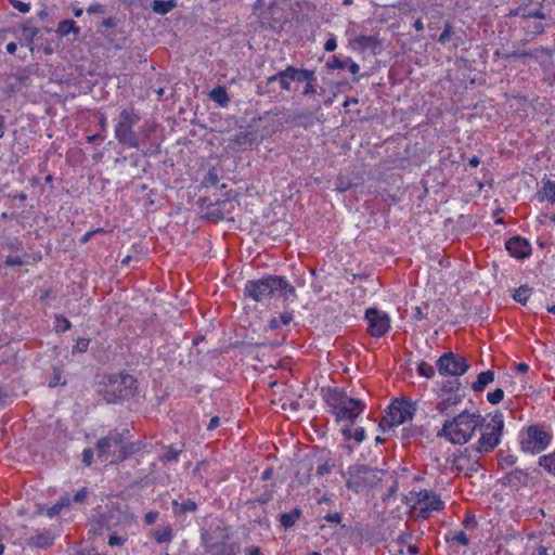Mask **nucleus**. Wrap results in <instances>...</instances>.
Listing matches in <instances>:
<instances>
[{"label": "nucleus", "mask_w": 555, "mask_h": 555, "mask_svg": "<svg viewBox=\"0 0 555 555\" xmlns=\"http://www.w3.org/2000/svg\"><path fill=\"white\" fill-rule=\"evenodd\" d=\"M505 248L512 257L517 259H525L531 254V246L529 242L520 236H514L507 240Z\"/></svg>", "instance_id": "nucleus-17"}, {"label": "nucleus", "mask_w": 555, "mask_h": 555, "mask_svg": "<svg viewBox=\"0 0 555 555\" xmlns=\"http://www.w3.org/2000/svg\"><path fill=\"white\" fill-rule=\"evenodd\" d=\"M531 295V288L527 285H522L514 291L513 298L515 301L526 305Z\"/></svg>", "instance_id": "nucleus-35"}, {"label": "nucleus", "mask_w": 555, "mask_h": 555, "mask_svg": "<svg viewBox=\"0 0 555 555\" xmlns=\"http://www.w3.org/2000/svg\"><path fill=\"white\" fill-rule=\"evenodd\" d=\"M89 344H90V339L89 338H83V337H80L77 339L74 348H73V352H85L87 351L88 347H89Z\"/></svg>", "instance_id": "nucleus-46"}, {"label": "nucleus", "mask_w": 555, "mask_h": 555, "mask_svg": "<svg viewBox=\"0 0 555 555\" xmlns=\"http://www.w3.org/2000/svg\"><path fill=\"white\" fill-rule=\"evenodd\" d=\"M504 398V391L501 388H496L493 391L488 392L487 400L491 404H499Z\"/></svg>", "instance_id": "nucleus-44"}, {"label": "nucleus", "mask_w": 555, "mask_h": 555, "mask_svg": "<svg viewBox=\"0 0 555 555\" xmlns=\"http://www.w3.org/2000/svg\"><path fill=\"white\" fill-rule=\"evenodd\" d=\"M11 4L14 9L20 11L21 13H28L30 10V4L28 2H23L20 0H11Z\"/></svg>", "instance_id": "nucleus-49"}, {"label": "nucleus", "mask_w": 555, "mask_h": 555, "mask_svg": "<svg viewBox=\"0 0 555 555\" xmlns=\"http://www.w3.org/2000/svg\"><path fill=\"white\" fill-rule=\"evenodd\" d=\"M552 434L544 428L532 425L520 439V448L526 453L538 454L544 451L552 441Z\"/></svg>", "instance_id": "nucleus-10"}, {"label": "nucleus", "mask_w": 555, "mask_h": 555, "mask_svg": "<svg viewBox=\"0 0 555 555\" xmlns=\"http://www.w3.org/2000/svg\"><path fill=\"white\" fill-rule=\"evenodd\" d=\"M307 76L311 77L309 69L296 68L289 65L275 75L268 77L266 83L269 87L273 82H279L282 90L289 91L291 82H304V79H307Z\"/></svg>", "instance_id": "nucleus-14"}, {"label": "nucleus", "mask_w": 555, "mask_h": 555, "mask_svg": "<svg viewBox=\"0 0 555 555\" xmlns=\"http://www.w3.org/2000/svg\"><path fill=\"white\" fill-rule=\"evenodd\" d=\"M340 431L346 441L353 440L358 444L361 443L362 441H364V439L366 437L365 430L363 427L352 428V425H348V426L341 427Z\"/></svg>", "instance_id": "nucleus-23"}, {"label": "nucleus", "mask_w": 555, "mask_h": 555, "mask_svg": "<svg viewBox=\"0 0 555 555\" xmlns=\"http://www.w3.org/2000/svg\"><path fill=\"white\" fill-rule=\"evenodd\" d=\"M16 49H17V46H16V43H15V42H9V43L5 46V50H7V52H8L9 54H13V53H15Z\"/></svg>", "instance_id": "nucleus-63"}, {"label": "nucleus", "mask_w": 555, "mask_h": 555, "mask_svg": "<svg viewBox=\"0 0 555 555\" xmlns=\"http://www.w3.org/2000/svg\"><path fill=\"white\" fill-rule=\"evenodd\" d=\"M209 98L211 101H214L221 107L228 106V104L230 102V98L228 95L227 89L222 86L215 87L209 92Z\"/></svg>", "instance_id": "nucleus-27"}, {"label": "nucleus", "mask_w": 555, "mask_h": 555, "mask_svg": "<svg viewBox=\"0 0 555 555\" xmlns=\"http://www.w3.org/2000/svg\"><path fill=\"white\" fill-rule=\"evenodd\" d=\"M494 380V372L491 370L481 372L477 380L473 383L472 389L476 392L483 390L489 384Z\"/></svg>", "instance_id": "nucleus-26"}, {"label": "nucleus", "mask_w": 555, "mask_h": 555, "mask_svg": "<svg viewBox=\"0 0 555 555\" xmlns=\"http://www.w3.org/2000/svg\"><path fill=\"white\" fill-rule=\"evenodd\" d=\"M379 478L376 469L366 465H353L348 469L347 487L356 492L377 485Z\"/></svg>", "instance_id": "nucleus-11"}, {"label": "nucleus", "mask_w": 555, "mask_h": 555, "mask_svg": "<svg viewBox=\"0 0 555 555\" xmlns=\"http://www.w3.org/2000/svg\"><path fill=\"white\" fill-rule=\"evenodd\" d=\"M417 372L420 375L426 377V378H433L435 376V370L434 367L426 363V362H421L417 366Z\"/></svg>", "instance_id": "nucleus-43"}, {"label": "nucleus", "mask_w": 555, "mask_h": 555, "mask_svg": "<svg viewBox=\"0 0 555 555\" xmlns=\"http://www.w3.org/2000/svg\"><path fill=\"white\" fill-rule=\"evenodd\" d=\"M529 55H531L529 52H525V51H514V52H512L511 54H508V57L520 59V57L529 56Z\"/></svg>", "instance_id": "nucleus-61"}, {"label": "nucleus", "mask_w": 555, "mask_h": 555, "mask_svg": "<svg viewBox=\"0 0 555 555\" xmlns=\"http://www.w3.org/2000/svg\"><path fill=\"white\" fill-rule=\"evenodd\" d=\"M104 229L102 228H96L94 230H91V231H88L86 232L81 238H80V243L81 244H86L87 242H89L95 234H99V233H104Z\"/></svg>", "instance_id": "nucleus-50"}, {"label": "nucleus", "mask_w": 555, "mask_h": 555, "mask_svg": "<svg viewBox=\"0 0 555 555\" xmlns=\"http://www.w3.org/2000/svg\"><path fill=\"white\" fill-rule=\"evenodd\" d=\"M294 319L293 311H285L281 313L279 317H274L269 321V328L271 330H278L281 327V325H287L289 324Z\"/></svg>", "instance_id": "nucleus-31"}, {"label": "nucleus", "mask_w": 555, "mask_h": 555, "mask_svg": "<svg viewBox=\"0 0 555 555\" xmlns=\"http://www.w3.org/2000/svg\"><path fill=\"white\" fill-rule=\"evenodd\" d=\"M125 542H126V538L119 537L116 534H112L108 538V544L111 546H119V545H122Z\"/></svg>", "instance_id": "nucleus-53"}, {"label": "nucleus", "mask_w": 555, "mask_h": 555, "mask_svg": "<svg viewBox=\"0 0 555 555\" xmlns=\"http://www.w3.org/2000/svg\"><path fill=\"white\" fill-rule=\"evenodd\" d=\"M205 181L211 185H216L219 182V176L215 168L208 171Z\"/></svg>", "instance_id": "nucleus-52"}, {"label": "nucleus", "mask_w": 555, "mask_h": 555, "mask_svg": "<svg viewBox=\"0 0 555 555\" xmlns=\"http://www.w3.org/2000/svg\"><path fill=\"white\" fill-rule=\"evenodd\" d=\"M379 44L378 38L376 36H367V35H360L357 36L352 41L351 46L354 50H359L361 52H372L376 53V49Z\"/></svg>", "instance_id": "nucleus-18"}, {"label": "nucleus", "mask_w": 555, "mask_h": 555, "mask_svg": "<svg viewBox=\"0 0 555 555\" xmlns=\"http://www.w3.org/2000/svg\"><path fill=\"white\" fill-rule=\"evenodd\" d=\"M450 540H452L463 546H466L469 543V539L464 531H457V532L452 533Z\"/></svg>", "instance_id": "nucleus-45"}, {"label": "nucleus", "mask_w": 555, "mask_h": 555, "mask_svg": "<svg viewBox=\"0 0 555 555\" xmlns=\"http://www.w3.org/2000/svg\"><path fill=\"white\" fill-rule=\"evenodd\" d=\"M478 429H480L481 436L477 442V451L480 453L492 451L501 442L504 429L503 414L500 412L494 413L489 422H483Z\"/></svg>", "instance_id": "nucleus-8"}, {"label": "nucleus", "mask_w": 555, "mask_h": 555, "mask_svg": "<svg viewBox=\"0 0 555 555\" xmlns=\"http://www.w3.org/2000/svg\"><path fill=\"white\" fill-rule=\"evenodd\" d=\"M237 207V202L233 198H224L210 203L206 207V217L215 222L221 220H233V214Z\"/></svg>", "instance_id": "nucleus-15"}, {"label": "nucleus", "mask_w": 555, "mask_h": 555, "mask_svg": "<svg viewBox=\"0 0 555 555\" xmlns=\"http://www.w3.org/2000/svg\"><path fill=\"white\" fill-rule=\"evenodd\" d=\"M309 73L311 74V77L307 76V79H304V82H306V86H305L302 93L305 95H312L315 93L313 82L317 80V78H315L314 72L309 70Z\"/></svg>", "instance_id": "nucleus-42"}, {"label": "nucleus", "mask_w": 555, "mask_h": 555, "mask_svg": "<svg viewBox=\"0 0 555 555\" xmlns=\"http://www.w3.org/2000/svg\"><path fill=\"white\" fill-rule=\"evenodd\" d=\"M141 116L137 109L129 107L119 113L117 122L114 127L115 139L119 144L129 149H138L140 140L134 127L140 121Z\"/></svg>", "instance_id": "nucleus-6"}, {"label": "nucleus", "mask_w": 555, "mask_h": 555, "mask_svg": "<svg viewBox=\"0 0 555 555\" xmlns=\"http://www.w3.org/2000/svg\"><path fill=\"white\" fill-rule=\"evenodd\" d=\"M539 465L548 474L555 476V451L539 459Z\"/></svg>", "instance_id": "nucleus-33"}, {"label": "nucleus", "mask_w": 555, "mask_h": 555, "mask_svg": "<svg viewBox=\"0 0 555 555\" xmlns=\"http://www.w3.org/2000/svg\"><path fill=\"white\" fill-rule=\"evenodd\" d=\"M172 511L176 516H182L186 513H192L197 509V503L191 499L184 500L183 502H179L178 500H173L171 502Z\"/></svg>", "instance_id": "nucleus-24"}, {"label": "nucleus", "mask_w": 555, "mask_h": 555, "mask_svg": "<svg viewBox=\"0 0 555 555\" xmlns=\"http://www.w3.org/2000/svg\"><path fill=\"white\" fill-rule=\"evenodd\" d=\"M127 433L128 430L122 433L111 431L106 437L101 438L96 443L99 457L105 461L108 460L111 455L125 459V434Z\"/></svg>", "instance_id": "nucleus-12"}, {"label": "nucleus", "mask_w": 555, "mask_h": 555, "mask_svg": "<svg viewBox=\"0 0 555 555\" xmlns=\"http://www.w3.org/2000/svg\"><path fill=\"white\" fill-rule=\"evenodd\" d=\"M323 399L328 412L335 417L337 425L341 427L354 425L357 418L364 411V403L360 399L349 397L343 389L328 387L322 389Z\"/></svg>", "instance_id": "nucleus-2"}, {"label": "nucleus", "mask_w": 555, "mask_h": 555, "mask_svg": "<svg viewBox=\"0 0 555 555\" xmlns=\"http://www.w3.org/2000/svg\"><path fill=\"white\" fill-rule=\"evenodd\" d=\"M88 495V490L87 488H81L79 489L73 498H70V504L74 503V504H81L85 502L86 498Z\"/></svg>", "instance_id": "nucleus-47"}, {"label": "nucleus", "mask_w": 555, "mask_h": 555, "mask_svg": "<svg viewBox=\"0 0 555 555\" xmlns=\"http://www.w3.org/2000/svg\"><path fill=\"white\" fill-rule=\"evenodd\" d=\"M411 418V406L406 402L396 399L387 406L386 415H384V423L389 427H395Z\"/></svg>", "instance_id": "nucleus-16"}, {"label": "nucleus", "mask_w": 555, "mask_h": 555, "mask_svg": "<svg viewBox=\"0 0 555 555\" xmlns=\"http://www.w3.org/2000/svg\"><path fill=\"white\" fill-rule=\"evenodd\" d=\"M541 192L546 201L555 203V181L546 180L542 185Z\"/></svg>", "instance_id": "nucleus-36"}, {"label": "nucleus", "mask_w": 555, "mask_h": 555, "mask_svg": "<svg viewBox=\"0 0 555 555\" xmlns=\"http://www.w3.org/2000/svg\"><path fill=\"white\" fill-rule=\"evenodd\" d=\"M392 524L388 526V537L384 535V542L389 540V542L384 545L388 550L389 555H404L408 553L409 555H416L417 547L413 545L410 540L411 535L406 532V522L402 517L393 518V527Z\"/></svg>", "instance_id": "nucleus-7"}, {"label": "nucleus", "mask_w": 555, "mask_h": 555, "mask_svg": "<svg viewBox=\"0 0 555 555\" xmlns=\"http://www.w3.org/2000/svg\"><path fill=\"white\" fill-rule=\"evenodd\" d=\"M302 512L299 508H294L289 513H283L280 515V522L285 529L293 527L296 521L301 517Z\"/></svg>", "instance_id": "nucleus-30"}, {"label": "nucleus", "mask_w": 555, "mask_h": 555, "mask_svg": "<svg viewBox=\"0 0 555 555\" xmlns=\"http://www.w3.org/2000/svg\"><path fill=\"white\" fill-rule=\"evenodd\" d=\"M116 20L114 17H108V18H105L103 22H102V27H105V28H113L116 26Z\"/></svg>", "instance_id": "nucleus-60"}, {"label": "nucleus", "mask_w": 555, "mask_h": 555, "mask_svg": "<svg viewBox=\"0 0 555 555\" xmlns=\"http://www.w3.org/2000/svg\"><path fill=\"white\" fill-rule=\"evenodd\" d=\"M24 33H25V36H26L25 46L33 52L34 51L33 42H34V37L37 34V29H35V28H24Z\"/></svg>", "instance_id": "nucleus-48"}, {"label": "nucleus", "mask_w": 555, "mask_h": 555, "mask_svg": "<svg viewBox=\"0 0 555 555\" xmlns=\"http://www.w3.org/2000/svg\"><path fill=\"white\" fill-rule=\"evenodd\" d=\"M365 319L369 322V332L372 337H382V317L375 308H370L365 312Z\"/></svg>", "instance_id": "nucleus-21"}, {"label": "nucleus", "mask_w": 555, "mask_h": 555, "mask_svg": "<svg viewBox=\"0 0 555 555\" xmlns=\"http://www.w3.org/2000/svg\"><path fill=\"white\" fill-rule=\"evenodd\" d=\"M511 14L515 15V16H520L522 18H531V17L540 18V20L545 18V14L541 10H527L526 8H518Z\"/></svg>", "instance_id": "nucleus-34"}, {"label": "nucleus", "mask_w": 555, "mask_h": 555, "mask_svg": "<svg viewBox=\"0 0 555 555\" xmlns=\"http://www.w3.org/2000/svg\"><path fill=\"white\" fill-rule=\"evenodd\" d=\"M157 543H170L173 539V529L170 525L157 528L152 533Z\"/></svg>", "instance_id": "nucleus-29"}, {"label": "nucleus", "mask_w": 555, "mask_h": 555, "mask_svg": "<svg viewBox=\"0 0 555 555\" xmlns=\"http://www.w3.org/2000/svg\"><path fill=\"white\" fill-rule=\"evenodd\" d=\"M438 42L442 46L456 49L460 47V44L463 43V39L461 36H457L453 27L449 23H447L444 25L443 31L440 34L438 38Z\"/></svg>", "instance_id": "nucleus-20"}, {"label": "nucleus", "mask_w": 555, "mask_h": 555, "mask_svg": "<svg viewBox=\"0 0 555 555\" xmlns=\"http://www.w3.org/2000/svg\"><path fill=\"white\" fill-rule=\"evenodd\" d=\"M201 539L205 551L212 555H236L240 552V545L232 541L225 527H210L202 532Z\"/></svg>", "instance_id": "nucleus-5"}, {"label": "nucleus", "mask_w": 555, "mask_h": 555, "mask_svg": "<svg viewBox=\"0 0 555 555\" xmlns=\"http://www.w3.org/2000/svg\"><path fill=\"white\" fill-rule=\"evenodd\" d=\"M56 34L60 37L68 36L69 34H74L78 36L80 34V28L77 26L76 22L73 20H63L57 24Z\"/></svg>", "instance_id": "nucleus-25"}, {"label": "nucleus", "mask_w": 555, "mask_h": 555, "mask_svg": "<svg viewBox=\"0 0 555 555\" xmlns=\"http://www.w3.org/2000/svg\"><path fill=\"white\" fill-rule=\"evenodd\" d=\"M459 401L460 398L457 396H449L438 404L437 409L440 413L447 414L449 406L455 405Z\"/></svg>", "instance_id": "nucleus-41"}, {"label": "nucleus", "mask_w": 555, "mask_h": 555, "mask_svg": "<svg viewBox=\"0 0 555 555\" xmlns=\"http://www.w3.org/2000/svg\"><path fill=\"white\" fill-rule=\"evenodd\" d=\"M177 7L175 0H153L151 8L154 13L165 15Z\"/></svg>", "instance_id": "nucleus-28"}, {"label": "nucleus", "mask_w": 555, "mask_h": 555, "mask_svg": "<svg viewBox=\"0 0 555 555\" xmlns=\"http://www.w3.org/2000/svg\"><path fill=\"white\" fill-rule=\"evenodd\" d=\"M220 424V418L218 416H214L210 418L208 425H207V430H215Z\"/></svg>", "instance_id": "nucleus-59"}, {"label": "nucleus", "mask_w": 555, "mask_h": 555, "mask_svg": "<svg viewBox=\"0 0 555 555\" xmlns=\"http://www.w3.org/2000/svg\"><path fill=\"white\" fill-rule=\"evenodd\" d=\"M327 66L333 69L348 68V70L352 75L358 74L360 70L359 65L354 61H352L350 57H339L336 55L332 56V59L327 62Z\"/></svg>", "instance_id": "nucleus-22"}, {"label": "nucleus", "mask_w": 555, "mask_h": 555, "mask_svg": "<svg viewBox=\"0 0 555 555\" xmlns=\"http://www.w3.org/2000/svg\"><path fill=\"white\" fill-rule=\"evenodd\" d=\"M246 555H259V548L256 546L249 547L245 552Z\"/></svg>", "instance_id": "nucleus-64"}, {"label": "nucleus", "mask_w": 555, "mask_h": 555, "mask_svg": "<svg viewBox=\"0 0 555 555\" xmlns=\"http://www.w3.org/2000/svg\"><path fill=\"white\" fill-rule=\"evenodd\" d=\"M324 519L328 522L333 524H340L341 521V515L337 512L335 513H328L324 516Z\"/></svg>", "instance_id": "nucleus-56"}, {"label": "nucleus", "mask_w": 555, "mask_h": 555, "mask_svg": "<svg viewBox=\"0 0 555 555\" xmlns=\"http://www.w3.org/2000/svg\"><path fill=\"white\" fill-rule=\"evenodd\" d=\"M437 370L442 376H461L465 374L469 365L462 357L453 352L443 353L436 363Z\"/></svg>", "instance_id": "nucleus-13"}, {"label": "nucleus", "mask_w": 555, "mask_h": 555, "mask_svg": "<svg viewBox=\"0 0 555 555\" xmlns=\"http://www.w3.org/2000/svg\"><path fill=\"white\" fill-rule=\"evenodd\" d=\"M485 422L479 413L463 411L443 423L439 437H444L454 444H464L469 441L478 427Z\"/></svg>", "instance_id": "nucleus-3"}, {"label": "nucleus", "mask_w": 555, "mask_h": 555, "mask_svg": "<svg viewBox=\"0 0 555 555\" xmlns=\"http://www.w3.org/2000/svg\"><path fill=\"white\" fill-rule=\"evenodd\" d=\"M82 462L86 466H90L93 462V451L91 449H85L82 452Z\"/></svg>", "instance_id": "nucleus-55"}, {"label": "nucleus", "mask_w": 555, "mask_h": 555, "mask_svg": "<svg viewBox=\"0 0 555 555\" xmlns=\"http://www.w3.org/2000/svg\"><path fill=\"white\" fill-rule=\"evenodd\" d=\"M516 370L519 373H526L529 370V365L525 362H520L516 365Z\"/></svg>", "instance_id": "nucleus-62"}, {"label": "nucleus", "mask_w": 555, "mask_h": 555, "mask_svg": "<svg viewBox=\"0 0 555 555\" xmlns=\"http://www.w3.org/2000/svg\"><path fill=\"white\" fill-rule=\"evenodd\" d=\"M245 297L256 301L266 302L272 298H282L284 302L294 301L296 289L283 275H266L257 280H248L244 286Z\"/></svg>", "instance_id": "nucleus-1"}, {"label": "nucleus", "mask_w": 555, "mask_h": 555, "mask_svg": "<svg viewBox=\"0 0 555 555\" xmlns=\"http://www.w3.org/2000/svg\"><path fill=\"white\" fill-rule=\"evenodd\" d=\"M137 390V379L129 374H114L104 378L98 391L107 403H117L131 398Z\"/></svg>", "instance_id": "nucleus-4"}, {"label": "nucleus", "mask_w": 555, "mask_h": 555, "mask_svg": "<svg viewBox=\"0 0 555 555\" xmlns=\"http://www.w3.org/2000/svg\"><path fill=\"white\" fill-rule=\"evenodd\" d=\"M72 326V323L68 319L63 315H56L54 320V328L56 332L64 333L68 331Z\"/></svg>", "instance_id": "nucleus-40"}, {"label": "nucleus", "mask_w": 555, "mask_h": 555, "mask_svg": "<svg viewBox=\"0 0 555 555\" xmlns=\"http://www.w3.org/2000/svg\"><path fill=\"white\" fill-rule=\"evenodd\" d=\"M331 465L328 463H322L317 467V475L318 476H325L331 473Z\"/></svg>", "instance_id": "nucleus-57"}, {"label": "nucleus", "mask_w": 555, "mask_h": 555, "mask_svg": "<svg viewBox=\"0 0 555 555\" xmlns=\"http://www.w3.org/2000/svg\"><path fill=\"white\" fill-rule=\"evenodd\" d=\"M28 255L26 253H23L22 256H8L4 260L5 267H20L27 263L26 258Z\"/></svg>", "instance_id": "nucleus-39"}, {"label": "nucleus", "mask_w": 555, "mask_h": 555, "mask_svg": "<svg viewBox=\"0 0 555 555\" xmlns=\"http://www.w3.org/2000/svg\"><path fill=\"white\" fill-rule=\"evenodd\" d=\"M405 473V469H402V474L399 475L397 472H392L391 474H389V476L387 477V479L384 478V482H390L389 485V495H392L396 493L397 489H398V482H399V478L403 476V474Z\"/></svg>", "instance_id": "nucleus-37"}, {"label": "nucleus", "mask_w": 555, "mask_h": 555, "mask_svg": "<svg viewBox=\"0 0 555 555\" xmlns=\"http://www.w3.org/2000/svg\"><path fill=\"white\" fill-rule=\"evenodd\" d=\"M70 506V498L68 495L61 496L56 503L48 508L47 516L53 518L57 516L65 507Z\"/></svg>", "instance_id": "nucleus-32"}, {"label": "nucleus", "mask_w": 555, "mask_h": 555, "mask_svg": "<svg viewBox=\"0 0 555 555\" xmlns=\"http://www.w3.org/2000/svg\"><path fill=\"white\" fill-rule=\"evenodd\" d=\"M411 494L414 511L418 517L424 519L429 518L434 512H440L444 507V503L434 491L424 489Z\"/></svg>", "instance_id": "nucleus-9"}, {"label": "nucleus", "mask_w": 555, "mask_h": 555, "mask_svg": "<svg viewBox=\"0 0 555 555\" xmlns=\"http://www.w3.org/2000/svg\"><path fill=\"white\" fill-rule=\"evenodd\" d=\"M105 12V5L101 3H93L87 8L88 14H103Z\"/></svg>", "instance_id": "nucleus-51"}, {"label": "nucleus", "mask_w": 555, "mask_h": 555, "mask_svg": "<svg viewBox=\"0 0 555 555\" xmlns=\"http://www.w3.org/2000/svg\"><path fill=\"white\" fill-rule=\"evenodd\" d=\"M182 449H176L173 446H169L165 448V452L162 456L163 462H172L178 461L179 455L181 454Z\"/></svg>", "instance_id": "nucleus-38"}, {"label": "nucleus", "mask_w": 555, "mask_h": 555, "mask_svg": "<svg viewBox=\"0 0 555 555\" xmlns=\"http://www.w3.org/2000/svg\"><path fill=\"white\" fill-rule=\"evenodd\" d=\"M337 48V41L334 35L326 40L324 44V50L327 52H333Z\"/></svg>", "instance_id": "nucleus-54"}, {"label": "nucleus", "mask_w": 555, "mask_h": 555, "mask_svg": "<svg viewBox=\"0 0 555 555\" xmlns=\"http://www.w3.org/2000/svg\"><path fill=\"white\" fill-rule=\"evenodd\" d=\"M157 517H158V512H149L144 516V521L147 525H153L156 521Z\"/></svg>", "instance_id": "nucleus-58"}, {"label": "nucleus", "mask_w": 555, "mask_h": 555, "mask_svg": "<svg viewBox=\"0 0 555 555\" xmlns=\"http://www.w3.org/2000/svg\"><path fill=\"white\" fill-rule=\"evenodd\" d=\"M55 537L49 529L36 530L29 538L28 544L39 548H48L54 543Z\"/></svg>", "instance_id": "nucleus-19"}]
</instances>
